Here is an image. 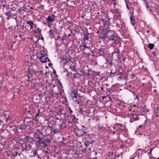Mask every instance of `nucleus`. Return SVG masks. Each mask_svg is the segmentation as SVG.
<instances>
[{"label":"nucleus","mask_w":159,"mask_h":159,"mask_svg":"<svg viewBox=\"0 0 159 159\" xmlns=\"http://www.w3.org/2000/svg\"><path fill=\"white\" fill-rule=\"evenodd\" d=\"M106 37L108 39L109 42L113 41L110 44L111 47L114 48L116 45L119 44L120 40L117 37L115 31L113 30H109L106 33Z\"/></svg>","instance_id":"f257e3e1"},{"label":"nucleus","mask_w":159,"mask_h":159,"mask_svg":"<svg viewBox=\"0 0 159 159\" xmlns=\"http://www.w3.org/2000/svg\"><path fill=\"white\" fill-rule=\"evenodd\" d=\"M33 74L37 76H39L40 75L39 72V71H36L31 68H29L27 70V75L24 77L25 79H28L27 81L28 82H31V81L34 80V76H33Z\"/></svg>","instance_id":"f03ea898"},{"label":"nucleus","mask_w":159,"mask_h":159,"mask_svg":"<svg viewBox=\"0 0 159 159\" xmlns=\"http://www.w3.org/2000/svg\"><path fill=\"white\" fill-rule=\"evenodd\" d=\"M68 111H67V108L62 107L59 108L58 111L57 113V116H59L61 117L63 116L64 118H66L67 116Z\"/></svg>","instance_id":"7ed1b4c3"},{"label":"nucleus","mask_w":159,"mask_h":159,"mask_svg":"<svg viewBox=\"0 0 159 159\" xmlns=\"http://www.w3.org/2000/svg\"><path fill=\"white\" fill-rule=\"evenodd\" d=\"M52 127L49 126L44 127L43 132L45 134V135H48L52 133Z\"/></svg>","instance_id":"20e7f679"},{"label":"nucleus","mask_w":159,"mask_h":159,"mask_svg":"<svg viewBox=\"0 0 159 159\" xmlns=\"http://www.w3.org/2000/svg\"><path fill=\"white\" fill-rule=\"evenodd\" d=\"M26 120V123H24V125H22L20 127V129H24L26 128L27 126H30L31 125L33 124V121H30L28 119H25Z\"/></svg>","instance_id":"39448f33"},{"label":"nucleus","mask_w":159,"mask_h":159,"mask_svg":"<svg viewBox=\"0 0 159 159\" xmlns=\"http://www.w3.org/2000/svg\"><path fill=\"white\" fill-rule=\"evenodd\" d=\"M110 20V19L109 18L108 16H105L104 18H103L102 19V20L104 23V25H108L109 24V21Z\"/></svg>","instance_id":"423d86ee"},{"label":"nucleus","mask_w":159,"mask_h":159,"mask_svg":"<svg viewBox=\"0 0 159 159\" xmlns=\"http://www.w3.org/2000/svg\"><path fill=\"white\" fill-rule=\"evenodd\" d=\"M39 59L40 61L43 62H45L47 61L50 62V60L48 57H46L45 56H41Z\"/></svg>","instance_id":"0eeeda50"},{"label":"nucleus","mask_w":159,"mask_h":159,"mask_svg":"<svg viewBox=\"0 0 159 159\" xmlns=\"http://www.w3.org/2000/svg\"><path fill=\"white\" fill-rule=\"evenodd\" d=\"M41 138L39 136L36 137L35 138V141H36L35 144L38 147H39L40 146V143L39 142L40 141Z\"/></svg>","instance_id":"6e6552de"},{"label":"nucleus","mask_w":159,"mask_h":159,"mask_svg":"<svg viewBox=\"0 0 159 159\" xmlns=\"http://www.w3.org/2000/svg\"><path fill=\"white\" fill-rule=\"evenodd\" d=\"M77 92L75 91H71L70 95L71 98L74 99L75 98H76L77 97Z\"/></svg>","instance_id":"1a4fd4ad"},{"label":"nucleus","mask_w":159,"mask_h":159,"mask_svg":"<svg viewBox=\"0 0 159 159\" xmlns=\"http://www.w3.org/2000/svg\"><path fill=\"white\" fill-rule=\"evenodd\" d=\"M8 12H6L5 13V15L9 17L11 16V12H12V11H14V10L12 8H8Z\"/></svg>","instance_id":"9d476101"},{"label":"nucleus","mask_w":159,"mask_h":159,"mask_svg":"<svg viewBox=\"0 0 159 159\" xmlns=\"http://www.w3.org/2000/svg\"><path fill=\"white\" fill-rule=\"evenodd\" d=\"M106 50V48L102 46L101 48L100 49H99L98 51V53L100 54L102 56L104 55V51Z\"/></svg>","instance_id":"9b49d317"},{"label":"nucleus","mask_w":159,"mask_h":159,"mask_svg":"<svg viewBox=\"0 0 159 159\" xmlns=\"http://www.w3.org/2000/svg\"><path fill=\"white\" fill-rule=\"evenodd\" d=\"M54 17L55 16L53 15H52V16H49L46 19V20L48 22H52L54 20V18H52V17Z\"/></svg>","instance_id":"f8f14e48"},{"label":"nucleus","mask_w":159,"mask_h":159,"mask_svg":"<svg viewBox=\"0 0 159 159\" xmlns=\"http://www.w3.org/2000/svg\"><path fill=\"white\" fill-rule=\"evenodd\" d=\"M50 143V139H43V147H46L48 146V144H49Z\"/></svg>","instance_id":"ddd939ff"},{"label":"nucleus","mask_w":159,"mask_h":159,"mask_svg":"<svg viewBox=\"0 0 159 159\" xmlns=\"http://www.w3.org/2000/svg\"><path fill=\"white\" fill-rule=\"evenodd\" d=\"M26 23L30 25V29H33L34 28L33 25H34V22L33 21L31 20H30V21L27 20L26 21Z\"/></svg>","instance_id":"4468645a"},{"label":"nucleus","mask_w":159,"mask_h":159,"mask_svg":"<svg viewBox=\"0 0 159 159\" xmlns=\"http://www.w3.org/2000/svg\"><path fill=\"white\" fill-rule=\"evenodd\" d=\"M60 130L59 129H52V134H57L58 133L60 132Z\"/></svg>","instance_id":"2eb2a0df"},{"label":"nucleus","mask_w":159,"mask_h":159,"mask_svg":"<svg viewBox=\"0 0 159 159\" xmlns=\"http://www.w3.org/2000/svg\"><path fill=\"white\" fill-rule=\"evenodd\" d=\"M60 59H61V62L63 64H66L68 63V62L66 58L63 57L61 58Z\"/></svg>","instance_id":"dca6fc26"},{"label":"nucleus","mask_w":159,"mask_h":159,"mask_svg":"<svg viewBox=\"0 0 159 159\" xmlns=\"http://www.w3.org/2000/svg\"><path fill=\"white\" fill-rule=\"evenodd\" d=\"M82 46L84 47V48L83 49V50L84 51L83 52V53L85 52L84 50L85 49H87L88 50H89V51L90 52L91 51V50H90L89 48V47L87 46L86 44L85 43H83L82 45Z\"/></svg>","instance_id":"f3484780"},{"label":"nucleus","mask_w":159,"mask_h":159,"mask_svg":"<svg viewBox=\"0 0 159 159\" xmlns=\"http://www.w3.org/2000/svg\"><path fill=\"white\" fill-rule=\"evenodd\" d=\"M135 17L133 16L132 15H131L130 17V19L131 24L133 25H134L135 24Z\"/></svg>","instance_id":"a211bd4d"},{"label":"nucleus","mask_w":159,"mask_h":159,"mask_svg":"<svg viewBox=\"0 0 159 159\" xmlns=\"http://www.w3.org/2000/svg\"><path fill=\"white\" fill-rule=\"evenodd\" d=\"M90 37V34L89 33H87L84 35V37L86 40H88Z\"/></svg>","instance_id":"6ab92c4d"},{"label":"nucleus","mask_w":159,"mask_h":159,"mask_svg":"<svg viewBox=\"0 0 159 159\" xmlns=\"http://www.w3.org/2000/svg\"><path fill=\"white\" fill-rule=\"evenodd\" d=\"M135 116V117L134 118V119H133L132 117H131L130 119V122H133L134 121L138 120H139V118H138V115H134Z\"/></svg>","instance_id":"aec40b11"},{"label":"nucleus","mask_w":159,"mask_h":159,"mask_svg":"<svg viewBox=\"0 0 159 159\" xmlns=\"http://www.w3.org/2000/svg\"><path fill=\"white\" fill-rule=\"evenodd\" d=\"M74 122L73 119H71V120H68V122L66 123V126H71L72 125V123Z\"/></svg>","instance_id":"412c9836"},{"label":"nucleus","mask_w":159,"mask_h":159,"mask_svg":"<svg viewBox=\"0 0 159 159\" xmlns=\"http://www.w3.org/2000/svg\"><path fill=\"white\" fill-rule=\"evenodd\" d=\"M75 116H71L70 115L67 114V116L66 118H67L68 120H71V119H73L74 120L75 118Z\"/></svg>","instance_id":"4be33fe9"},{"label":"nucleus","mask_w":159,"mask_h":159,"mask_svg":"<svg viewBox=\"0 0 159 159\" xmlns=\"http://www.w3.org/2000/svg\"><path fill=\"white\" fill-rule=\"evenodd\" d=\"M112 70H111V72L110 73V75L108 76L109 77H112L114 76L116 73V72L115 71L114 72H112Z\"/></svg>","instance_id":"5701e85b"},{"label":"nucleus","mask_w":159,"mask_h":159,"mask_svg":"<svg viewBox=\"0 0 159 159\" xmlns=\"http://www.w3.org/2000/svg\"><path fill=\"white\" fill-rule=\"evenodd\" d=\"M84 144L85 145V147L84 148V151H85L86 149L88 148V146H89V143H88V141H85L84 143Z\"/></svg>","instance_id":"b1692460"},{"label":"nucleus","mask_w":159,"mask_h":159,"mask_svg":"<svg viewBox=\"0 0 159 159\" xmlns=\"http://www.w3.org/2000/svg\"><path fill=\"white\" fill-rule=\"evenodd\" d=\"M115 16L116 17V19L118 20H120L121 19V15L119 12L118 13L115 14Z\"/></svg>","instance_id":"393cba45"},{"label":"nucleus","mask_w":159,"mask_h":159,"mask_svg":"<svg viewBox=\"0 0 159 159\" xmlns=\"http://www.w3.org/2000/svg\"><path fill=\"white\" fill-rule=\"evenodd\" d=\"M67 120L66 119H62L60 120V122L61 123V124L63 125H66V122H67Z\"/></svg>","instance_id":"a878e982"},{"label":"nucleus","mask_w":159,"mask_h":159,"mask_svg":"<svg viewBox=\"0 0 159 159\" xmlns=\"http://www.w3.org/2000/svg\"><path fill=\"white\" fill-rule=\"evenodd\" d=\"M154 44L151 43H149L148 45V48H149L150 49H152L153 48H154Z\"/></svg>","instance_id":"bb28decb"},{"label":"nucleus","mask_w":159,"mask_h":159,"mask_svg":"<svg viewBox=\"0 0 159 159\" xmlns=\"http://www.w3.org/2000/svg\"><path fill=\"white\" fill-rule=\"evenodd\" d=\"M98 36L100 38L102 39H104L106 38L105 35L103 33H100Z\"/></svg>","instance_id":"cd10ccee"},{"label":"nucleus","mask_w":159,"mask_h":159,"mask_svg":"<svg viewBox=\"0 0 159 159\" xmlns=\"http://www.w3.org/2000/svg\"><path fill=\"white\" fill-rule=\"evenodd\" d=\"M40 143V145H41V146L43 147L44 144L43 143V139L41 138V139H40V141L39 142Z\"/></svg>","instance_id":"c85d7f7f"},{"label":"nucleus","mask_w":159,"mask_h":159,"mask_svg":"<svg viewBox=\"0 0 159 159\" xmlns=\"http://www.w3.org/2000/svg\"><path fill=\"white\" fill-rule=\"evenodd\" d=\"M67 111H68V115H69V113H70V114H71L73 112V111L72 110H71L70 107H69V108H67Z\"/></svg>","instance_id":"c756f323"},{"label":"nucleus","mask_w":159,"mask_h":159,"mask_svg":"<svg viewBox=\"0 0 159 159\" xmlns=\"http://www.w3.org/2000/svg\"><path fill=\"white\" fill-rule=\"evenodd\" d=\"M98 129L99 131H101V129L103 128V126L102 125L100 126V125H98Z\"/></svg>","instance_id":"7c9ffc66"},{"label":"nucleus","mask_w":159,"mask_h":159,"mask_svg":"<svg viewBox=\"0 0 159 159\" xmlns=\"http://www.w3.org/2000/svg\"><path fill=\"white\" fill-rule=\"evenodd\" d=\"M80 111L81 112V113H82L84 112L85 111V110H84V108L83 107H81L79 108Z\"/></svg>","instance_id":"2f4dec72"},{"label":"nucleus","mask_w":159,"mask_h":159,"mask_svg":"<svg viewBox=\"0 0 159 159\" xmlns=\"http://www.w3.org/2000/svg\"><path fill=\"white\" fill-rule=\"evenodd\" d=\"M38 152V150H35L33 151V156L34 157L36 156Z\"/></svg>","instance_id":"473e14b6"},{"label":"nucleus","mask_w":159,"mask_h":159,"mask_svg":"<svg viewBox=\"0 0 159 159\" xmlns=\"http://www.w3.org/2000/svg\"><path fill=\"white\" fill-rule=\"evenodd\" d=\"M24 28V25H21L20 27V32L22 31Z\"/></svg>","instance_id":"72a5a7b5"},{"label":"nucleus","mask_w":159,"mask_h":159,"mask_svg":"<svg viewBox=\"0 0 159 159\" xmlns=\"http://www.w3.org/2000/svg\"><path fill=\"white\" fill-rule=\"evenodd\" d=\"M39 113H37L36 114L35 116V120L36 121L39 120Z\"/></svg>","instance_id":"f704fd0d"},{"label":"nucleus","mask_w":159,"mask_h":159,"mask_svg":"<svg viewBox=\"0 0 159 159\" xmlns=\"http://www.w3.org/2000/svg\"><path fill=\"white\" fill-rule=\"evenodd\" d=\"M66 127L67 126L66 124H65V125H63L62 124H61V125H60V128L62 129Z\"/></svg>","instance_id":"c9c22d12"},{"label":"nucleus","mask_w":159,"mask_h":159,"mask_svg":"<svg viewBox=\"0 0 159 159\" xmlns=\"http://www.w3.org/2000/svg\"><path fill=\"white\" fill-rule=\"evenodd\" d=\"M159 111V107H157L156 109L154 110V112L155 113H157Z\"/></svg>","instance_id":"e433bc0d"},{"label":"nucleus","mask_w":159,"mask_h":159,"mask_svg":"<svg viewBox=\"0 0 159 159\" xmlns=\"http://www.w3.org/2000/svg\"><path fill=\"white\" fill-rule=\"evenodd\" d=\"M114 52L116 53L119 56H120V55L121 54L120 53V51L119 49H117V51H115Z\"/></svg>","instance_id":"4c0bfd02"},{"label":"nucleus","mask_w":159,"mask_h":159,"mask_svg":"<svg viewBox=\"0 0 159 159\" xmlns=\"http://www.w3.org/2000/svg\"><path fill=\"white\" fill-rule=\"evenodd\" d=\"M42 151L45 153L48 154V153H49V152H50L49 151H48L47 150H45V149H44V150L43 149Z\"/></svg>","instance_id":"58836bf2"},{"label":"nucleus","mask_w":159,"mask_h":159,"mask_svg":"<svg viewBox=\"0 0 159 159\" xmlns=\"http://www.w3.org/2000/svg\"><path fill=\"white\" fill-rule=\"evenodd\" d=\"M83 135H86V136H89L90 134H88L87 132H84L83 133Z\"/></svg>","instance_id":"ea45409f"},{"label":"nucleus","mask_w":159,"mask_h":159,"mask_svg":"<svg viewBox=\"0 0 159 159\" xmlns=\"http://www.w3.org/2000/svg\"><path fill=\"white\" fill-rule=\"evenodd\" d=\"M94 141H93V140H92L91 141H88V143H89V145H91V146H92L93 145V142H94Z\"/></svg>","instance_id":"a19ab883"},{"label":"nucleus","mask_w":159,"mask_h":159,"mask_svg":"<svg viewBox=\"0 0 159 159\" xmlns=\"http://www.w3.org/2000/svg\"><path fill=\"white\" fill-rule=\"evenodd\" d=\"M40 53L41 55H42V56H45V54L44 51H41L40 52Z\"/></svg>","instance_id":"79ce46f5"},{"label":"nucleus","mask_w":159,"mask_h":159,"mask_svg":"<svg viewBox=\"0 0 159 159\" xmlns=\"http://www.w3.org/2000/svg\"><path fill=\"white\" fill-rule=\"evenodd\" d=\"M114 13L115 14H116V13H119V12L118 10L117 9H115L114 11Z\"/></svg>","instance_id":"37998d69"},{"label":"nucleus","mask_w":159,"mask_h":159,"mask_svg":"<svg viewBox=\"0 0 159 159\" xmlns=\"http://www.w3.org/2000/svg\"><path fill=\"white\" fill-rule=\"evenodd\" d=\"M76 66H74L73 67V70H74V71H76V72H77V70H78V69H76Z\"/></svg>","instance_id":"c03bdc74"},{"label":"nucleus","mask_w":159,"mask_h":159,"mask_svg":"<svg viewBox=\"0 0 159 159\" xmlns=\"http://www.w3.org/2000/svg\"><path fill=\"white\" fill-rule=\"evenodd\" d=\"M66 39V34H65V36H63L62 38L61 39V40L62 41H64Z\"/></svg>","instance_id":"a18cd8bd"},{"label":"nucleus","mask_w":159,"mask_h":159,"mask_svg":"<svg viewBox=\"0 0 159 159\" xmlns=\"http://www.w3.org/2000/svg\"><path fill=\"white\" fill-rule=\"evenodd\" d=\"M43 158L44 159H50L49 157V156H45L43 157Z\"/></svg>","instance_id":"49530a36"},{"label":"nucleus","mask_w":159,"mask_h":159,"mask_svg":"<svg viewBox=\"0 0 159 159\" xmlns=\"http://www.w3.org/2000/svg\"><path fill=\"white\" fill-rule=\"evenodd\" d=\"M84 75L85 76H89V72H87V73H84V72L83 73Z\"/></svg>","instance_id":"de8ad7c7"},{"label":"nucleus","mask_w":159,"mask_h":159,"mask_svg":"<svg viewBox=\"0 0 159 159\" xmlns=\"http://www.w3.org/2000/svg\"><path fill=\"white\" fill-rule=\"evenodd\" d=\"M24 148L25 151V152H26V150H29V149H27V146H25V148Z\"/></svg>","instance_id":"09e8293b"},{"label":"nucleus","mask_w":159,"mask_h":159,"mask_svg":"<svg viewBox=\"0 0 159 159\" xmlns=\"http://www.w3.org/2000/svg\"><path fill=\"white\" fill-rule=\"evenodd\" d=\"M26 121V120L24 119L23 120V123H21V126L22 125H24V123H26L25 122Z\"/></svg>","instance_id":"8fccbe9b"},{"label":"nucleus","mask_w":159,"mask_h":159,"mask_svg":"<svg viewBox=\"0 0 159 159\" xmlns=\"http://www.w3.org/2000/svg\"><path fill=\"white\" fill-rule=\"evenodd\" d=\"M150 152L148 153V154H151V152H152V148H150Z\"/></svg>","instance_id":"3c124183"},{"label":"nucleus","mask_w":159,"mask_h":159,"mask_svg":"<svg viewBox=\"0 0 159 159\" xmlns=\"http://www.w3.org/2000/svg\"><path fill=\"white\" fill-rule=\"evenodd\" d=\"M9 118L10 117H8L7 118L6 117H5L6 121V122H7L8 120H9Z\"/></svg>","instance_id":"603ef678"},{"label":"nucleus","mask_w":159,"mask_h":159,"mask_svg":"<svg viewBox=\"0 0 159 159\" xmlns=\"http://www.w3.org/2000/svg\"><path fill=\"white\" fill-rule=\"evenodd\" d=\"M87 49H86V50H85V52L84 53L85 54H89V53H87L88 52V51L89 50H88V51H87Z\"/></svg>","instance_id":"864d4df0"},{"label":"nucleus","mask_w":159,"mask_h":159,"mask_svg":"<svg viewBox=\"0 0 159 159\" xmlns=\"http://www.w3.org/2000/svg\"><path fill=\"white\" fill-rule=\"evenodd\" d=\"M38 31L39 32V33H41L42 31V30L39 29V28H38Z\"/></svg>","instance_id":"5fc2aeb1"},{"label":"nucleus","mask_w":159,"mask_h":159,"mask_svg":"<svg viewBox=\"0 0 159 159\" xmlns=\"http://www.w3.org/2000/svg\"><path fill=\"white\" fill-rule=\"evenodd\" d=\"M100 71L98 72L97 73L96 75L98 76H99L100 75Z\"/></svg>","instance_id":"6e6d98bb"},{"label":"nucleus","mask_w":159,"mask_h":159,"mask_svg":"<svg viewBox=\"0 0 159 159\" xmlns=\"http://www.w3.org/2000/svg\"><path fill=\"white\" fill-rule=\"evenodd\" d=\"M146 8H147V9H148V8H149V5H148V4L147 3H146Z\"/></svg>","instance_id":"4d7b16f0"},{"label":"nucleus","mask_w":159,"mask_h":159,"mask_svg":"<svg viewBox=\"0 0 159 159\" xmlns=\"http://www.w3.org/2000/svg\"><path fill=\"white\" fill-rule=\"evenodd\" d=\"M123 74V73H122V72H120L119 73L117 74V75H122Z\"/></svg>","instance_id":"13d9d810"},{"label":"nucleus","mask_w":159,"mask_h":159,"mask_svg":"<svg viewBox=\"0 0 159 159\" xmlns=\"http://www.w3.org/2000/svg\"><path fill=\"white\" fill-rule=\"evenodd\" d=\"M49 33H50V34H51L52 35H53V34L52 32V31L51 30H50L49 31Z\"/></svg>","instance_id":"bf43d9fd"},{"label":"nucleus","mask_w":159,"mask_h":159,"mask_svg":"<svg viewBox=\"0 0 159 159\" xmlns=\"http://www.w3.org/2000/svg\"><path fill=\"white\" fill-rule=\"evenodd\" d=\"M126 7L129 10V5L128 4H126Z\"/></svg>","instance_id":"052dcab7"},{"label":"nucleus","mask_w":159,"mask_h":159,"mask_svg":"<svg viewBox=\"0 0 159 159\" xmlns=\"http://www.w3.org/2000/svg\"><path fill=\"white\" fill-rule=\"evenodd\" d=\"M132 115L133 116V117H132L133 118V119H134V118L135 117V116L134 115H136L132 114Z\"/></svg>","instance_id":"680f3d73"},{"label":"nucleus","mask_w":159,"mask_h":159,"mask_svg":"<svg viewBox=\"0 0 159 159\" xmlns=\"http://www.w3.org/2000/svg\"><path fill=\"white\" fill-rule=\"evenodd\" d=\"M109 63L111 66L112 65V61H110Z\"/></svg>","instance_id":"e2e57ef3"},{"label":"nucleus","mask_w":159,"mask_h":159,"mask_svg":"<svg viewBox=\"0 0 159 159\" xmlns=\"http://www.w3.org/2000/svg\"><path fill=\"white\" fill-rule=\"evenodd\" d=\"M106 62L107 63H109V62H110V61L109 60H108V59H106Z\"/></svg>","instance_id":"0e129e2a"},{"label":"nucleus","mask_w":159,"mask_h":159,"mask_svg":"<svg viewBox=\"0 0 159 159\" xmlns=\"http://www.w3.org/2000/svg\"><path fill=\"white\" fill-rule=\"evenodd\" d=\"M122 79V77L121 76H119L118 78H117V79L118 80H119V79Z\"/></svg>","instance_id":"69168bd1"},{"label":"nucleus","mask_w":159,"mask_h":159,"mask_svg":"<svg viewBox=\"0 0 159 159\" xmlns=\"http://www.w3.org/2000/svg\"><path fill=\"white\" fill-rule=\"evenodd\" d=\"M48 65L49 66H51L52 65V64L51 63H49L48 64Z\"/></svg>","instance_id":"338daca9"},{"label":"nucleus","mask_w":159,"mask_h":159,"mask_svg":"<svg viewBox=\"0 0 159 159\" xmlns=\"http://www.w3.org/2000/svg\"><path fill=\"white\" fill-rule=\"evenodd\" d=\"M18 152H16L15 154V156H16L18 155Z\"/></svg>","instance_id":"774afa93"}]
</instances>
